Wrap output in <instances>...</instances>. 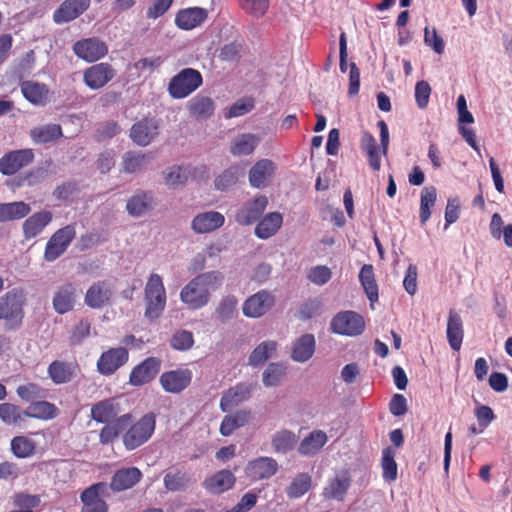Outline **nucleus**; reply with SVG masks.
I'll list each match as a JSON object with an SVG mask.
<instances>
[{"mask_svg":"<svg viewBox=\"0 0 512 512\" xmlns=\"http://www.w3.org/2000/svg\"><path fill=\"white\" fill-rule=\"evenodd\" d=\"M235 476L229 470H221L206 478L203 487L210 493L220 494L233 487Z\"/></svg>","mask_w":512,"mask_h":512,"instance_id":"7c9ffc66","label":"nucleus"},{"mask_svg":"<svg viewBox=\"0 0 512 512\" xmlns=\"http://www.w3.org/2000/svg\"><path fill=\"white\" fill-rule=\"evenodd\" d=\"M146 309L145 316L150 320L159 318L166 307V290L162 277L152 273L146 283L145 289Z\"/></svg>","mask_w":512,"mask_h":512,"instance_id":"f03ea898","label":"nucleus"},{"mask_svg":"<svg viewBox=\"0 0 512 512\" xmlns=\"http://www.w3.org/2000/svg\"><path fill=\"white\" fill-rule=\"evenodd\" d=\"M112 294L109 284L99 281L87 290L85 304L91 308H101L109 302Z\"/></svg>","mask_w":512,"mask_h":512,"instance_id":"473e14b6","label":"nucleus"},{"mask_svg":"<svg viewBox=\"0 0 512 512\" xmlns=\"http://www.w3.org/2000/svg\"><path fill=\"white\" fill-rule=\"evenodd\" d=\"M14 505L25 511H33L41 503L38 495H31L27 493H18L14 496Z\"/></svg>","mask_w":512,"mask_h":512,"instance_id":"338daca9","label":"nucleus"},{"mask_svg":"<svg viewBox=\"0 0 512 512\" xmlns=\"http://www.w3.org/2000/svg\"><path fill=\"white\" fill-rule=\"evenodd\" d=\"M286 374V367L281 363H270L262 375L266 387L278 386Z\"/></svg>","mask_w":512,"mask_h":512,"instance_id":"bf43d9fd","label":"nucleus"},{"mask_svg":"<svg viewBox=\"0 0 512 512\" xmlns=\"http://www.w3.org/2000/svg\"><path fill=\"white\" fill-rule=\"evenodd\" d=\"M431 95V87L427 81H418L415 85V101L420 109L428 106Z\"/></svg>","mask_w":512,"mask_h":512,"instance_id":"774afa93","label":"nucleus"},{"mask_svg":"<svg viewBox=\"0 0 512 512\" xmlns=\"http://www.w3.org/2000/svg\"><path fill=\"white\" fill-rule=\"evenodd\" d=\"M278 470V463L271 457H259L250 461L245 469L246 475L253 481L268 479Z\"/></svg>","mask_w":512,"mask_h":512,"instance_id":"4be33fe9","label":"nucleus"},{"mask_svg":"<svg viewBox=\"0 0 512 512\" xmlns=\"http://www.w3.org/2000/svg\"><path fill=\"white\" fill-rule=\"evenodd\" d=\"M73 52L87 62H95L108 53V47L104 41L92 37L75 42Z\"/></svg>","mask_w":512,"mask_h":512,"instance_id":"9d476101","label":"nucleus"},{"mask_svg":"<svg viewBox=\"0 0 512 512\" xmlns=\"http://www.w3.org/2000/svg\"><path fill=\"white\" fill-rule=\"evenodd\" d=\"M53 215L50 211H40L28 217L23 223V234L26 239L38 236L50 224Z\"/></svg>","mask_w":512,"mask_h":512,"instance_id":"2f4dec72","label":"nucleus"},{"mask_svg":"<svg viewBox=\"0 0 512 512\" xmlns=\"http://www.w3.org/2000/svg\"><path fill=\"white\" fill-rule=\"evenodd\" d=\"M131 422L132 416L127 413L119 416L115 421L105 424L99 434L100 443L103 445L113 443L130 426Z\"/></svg>","mask_w":512,"mask_h":512,"instance_id":"c85d7f7f","label":"nucleus"},{"mask_svg":"<svg viewBox=\"0 0 512 512\" xmlns=\"http://www.w3.org/2000/svg\"><path fill=\"white\" fill-rule=\"evenodd\" d=\"M240 6L248 14L261 17L263 16L269 7V0H238Z\"/></svg>","mask_w":512,"mask_h":512,"instance_id":"69168bd1","label":"nucleus"},{"mask_svg":"<svg viewBox=\"0 0 512 512\" xmlns=\"http://www.w3.org/2000/svg\"><path fill=\"white\" fill-rule=\"evenodd\" d=\"M331 330L340 335L358 336L365 329L363 317L351 310L341 311L337 313L330 323Z\"/></svg>","mask_w":512,"mask_h":512,"instance_id":"423d86ee","label":"nucleus"},{"mask_svg":"<svg viewBox=\"0 0 512 512\" xmlns=\"http://www.w3.org/2000/svg\"><path fill=\"white\" fill-rule=\"evenodd\" d=\"M359 280L361 285L371 302L378 299V286L374 278V271L372 265H364L359 273Z\"/></svg>","mask_w":512,"mask_h":512,"instance_id":"5fc2aeb1","label":"nucleus"},{"mask_svg":"<svg viewBox=\"0 0 512 512\" xmlns=\"http://www.w3.org/2000/svg\"><path fill=\"white\" fill-rule=\"evenodd\" d=\"M34 160L32 149L14 150L0 158V172L3 175H13Z\"/></svg>","mask_w":512,"mask_h":512,"instance_id":"ddd939ff","label":"nucleus"},{"mask_svg":"<svg viewBox=\"0 0 512 512\" xmlns=\"http://www.w3.org/2000/svg\"><path fill=\"white\" fill-rule=\"evenodd\" d=\"M11 451L17 458H29L35 454L36 442L27 436H15L11 440Z\"/></svg>","mask_w":512,"mask_h":512,"instance_id":"4d7b16f0","label":"nucleus"},{"mask_svg":"<svg viewBox=\"0 0 512 512\" xmlns=\"http://www.w3.org/2000/svg\"><path fill=\"white\" fill-rule=\"evenodd\" d=\"M215 110L214 102L206 96L194 97L189 102L190 114L196 118L206 119L213 115Z\"/></svg>","mask_w":512,"mask_h":512,"instance_id":"603ef678","label":"nucleus"},{"mask_svg":"<svg viewBox=\"0 0 512 512\" xmlns=\"http://www.w3.org/2000/svg\"><path fill=\"white\" fill-rule=\"evenodd\" d=\"M202 83L203 78L198 70L184 68L170 79L168 92L174 99H183L197 90Z\"/></svg>","mask_w":512,"mask_h":512,"instance_id":"39448f33","label":"nucleus"},{"mask_svg":"<svg viewBox=\"0 0 512 512\" xmlns=\"http://www.w3.org/2000/svg\"><path fill=\"white\" fill-rule=\"evenodd\" d=\"M78 365L73 362L55 360L48 366L47 373L56 385L71 382L77 375Z\"/></svg>","mask_w":512,"mask_h":512,"instance_id":"393cba45","label":"nucleus"},{"mask_svg":"<svg viewBox=\"0 0 512 512\" xmlns=\"http://www.w3.org/2000/svg\"><path fill=\"white\" fill-rule=\"evenodd\" d=\"M360 148L366 154L370 167L374 171L381 168L380 154L378 152L375 137L368 131H364L360 140Z\"/></svg>","mask_w":512,"mask_h":512,"instance_id":"37998d69","label":"nucleus"},{"mask_svg":"<svg viewBox=\"0 0 512 512\" xmlns=\"http://www.w3.org/2000/svg\"><path fill=\"white\" fill-rule=\"evenodd\" d=\"M58 413V408L48 401H34L25 410V416L42 420L53 419Z\"/></svg>","mask_w":512,"mask_h":512,"instance_id":"a18cd8bd","label":"nucleus"},{"mask_svg":"<svg viewBox=\"0 0 512 512\" xmlns=\"http://www.w3.org/2000/svg\"><path fill=\"white\" fill-rule=\"evenodd\" d=\"M159 134V123L155 118H144L130 130L131 140L138 146H148Z\"/></svg>","mask_w":512,"mask_h":512,"instance_id":"2eb2a0df","label":"nucleus"},{"mask_svg":"<svg viewBox=\"0 0 512 512\" xmlns=\"http://www.w3.org/2000/svg\"><path fill=\"white\" fill-rule=\"evenodd\" d=\"M268 205V198L259 195L246 201L236 212L235 221L240 225H250L263 214Z\"/></svg>","mask_w":512,"mask_h":512,"instance_id":"a211bd4d","label":"nucleus"},{"mask_svg":"<svg viewBox=\"0 0 512 512\" xmlns=\"http://www.w3.org/2000/svg\"><path fill=\"white\" fill-rule=\"evenodd\" d=\"M19 398L26 402H34L36 399L44 398L46 390L36 383L20 385L16 389Z\"/></svg>","mask_w":512,"mask_h":512,"instance_id":"e2e57ef3","label":"nucleus"},{"mask_svg":"<svg viewBox=\"0 0 512 512\" xmlns=\"http://www.w3.org/2000/svg\"><path fill=\"white\" fill-rule=\"evenodd\" d=\"M116 75L109 63L103 62L90 66L84 71V83L92 90H98L110 82Z\"/></svg>","mask_w":512,"mask_h":512,"instance_id":"f8f14e48","label":"nucleus"},{"mask_svg":"<svg viewBox=\"0 0 512 512\" xmlns=\"http://www.w3.org/2000/svg\"><path fill=\"white\" fill-rule=\"evenodd\" d=\"M194 344V337L192 332L187 330L177 331L170 340V345L173 349L179 351L189 350Z\"/></svg>","mask_w":512,"mask_h":512,"instance_id":"0e129e2a","label":"nucleus"},{"mask_svg":"<svg viewBox=\"0 0 512 512\" xmlns=\"http://www.w3.org/2000/svg\"><path fill=\"white\" fill-rule=\"evenodd\" d=\"M155 201L153 193L145 190H137L126 203L127 213L134 218L146 215L154 209Z\"/></svg>","mask_w":512,"mask_h":512,"instance_id":"aec40b11","label":"nucleus"},{"mask_svg":"<svg viewBox=\"0 0 512 512\" xmlns=\"http://www.w3.org/2000/svg\"><path fill=\"white\" fill-rule=\"evenodd\" d=\"M23 96L34 105H45L48 101L49 89L45 84L24 81L21 84Z\"/></svg>","mask_w":512,"mask_h":512,"instance_id":"c9c22d12","label":"nucleus"},{"mask_svg":"<svg viewBox=\"0 0 512 512\" xmlns=\"http://www.w3.org/2000/svg\"><path fill=\"white\" fill-rule=\"evenodd\" d=\"M252 386L241 383L230 388L221 398L220 408L226 412L250 397Z\"/></svg>","mask_w":512,"mask_h":512,"instance_id":"72a5a7b5","label":"nucleus"},{"mask_svg":"<svg viewBox=\"0 0 512 512\" xmlns=\"http://www.w3.org/2000/svg\"><path fill=\"white\" fill-rule=\"evenodd\" d=\"M352 478L348 470H341L328 481L323 490V496L337 501L344 500V497L351 486Z\"/></svg>","mask_w":512,"mask_h":512,"instance_id":"5701e85b","label":"nucleus"},{"mask_svg":"<svg viewBox=\"0 0 512 512\" xmlns=\"http://www.w3.org/2000/svg\"><path fill=\"white\" fill-rule=\"evenodd\" d=\"M277 350V343L272 340L261 342L250 354L249 364L258 366L272 358Z\"/></svg>","mask_w":512,"mask_h":512,"instance_id":"864d4df0","label":"nucleus"},{"mask_svg":"<svg viewBox=\"0 0 512 512\" xmlns=\"http://www.w3.org/2000/svg\"><path fill=\"white\" fill-rule=\"evenodd\" d=\"M260 142L259 136L252 133L238 135L232 142L230 152L234 156H246L254 152Z\"/></svg>","mask_w":512,"mask_h":512,"instance_id":"ea45409f","label":"nucleus"},{"mask_svg":"<svg viewBox=\"0 0 512 512\" xmlns=\"http://www.w3.org/2000/svg\"><path fill=\"white\" fill-rule=\"evenodd\" d=\"M437 191L434 186L424 187L420 198V222L425 225L431 216V208L435 205Z\"/></svg>","mask_w":512,"mask_h":512,"instance_id":"6e6d98bb","label":"nucleus"},{"mask_svg":"<svg viewBox=\"0 0 512 512\" xmlns=\"http://www.w3.org/2000/svg\"><path fill=\"white\" fill-rule=\"evenodd\" d=\"M31 211L30 205L23 202L0 203V222L19 220L26 217Z\"/></svg>","mask_w":512,"mask_h":512,"instance_id":"79ce46f5","label":"nucleus"},{"mask_svg":"<svg viewBox=\"0 0 512 512\" xmlns=\"http://www.w3.org/2000/svg\"><path fill=\"white\" fill-rule=\"evenodd\" d=\"M224 276L220 271H208L191 279L181 290L180 300L190 310L206 306L211 299V291L222 286Z\"/></svg>","mask_w":512,"mask_h":512,"instance_id":"f257e3e1","label":"nucleus"},{"mask_svg":"<svg viewBox=\"0 0 512 512\" xmlns=\"http://www.w3.org/2000/svg\"><path fill=\"white\" fill-rule=\"evenodd\" d=\"M163 483L168 491H182L190 485L191 477L185 471L179 469L170 470L165 474Z\"/></svg>","mask_w":512,"mask_h":512,"instance_id":"de8ad7c7","label":"nucleus"},{"mask_svg":"<svg viewBox=\"0 0 512 512\" xmlns=\"http://www.w3.org/2000/svg\"><path fill=\"white\" fill-rule=\"evenodd\" d=\"M449 346L454 351H459L464 338V328L461 316L454 310H450L446 329Z\"/></svg>","mask_w":512,"mask_h":512,"instance_id":"c756f323","label":"nucleus"},{"mask_svg":"<svg viewBox=\"0 0 512 512\" xmlns=\"http://www.w3.org/2000/svg\"><path fill=\"white\" fill-rule=\"evenodd\" d=\"M311 487V477L306 473L297 475L287 489L289 498H299L303 496Z\"/></svg>","mask_w":512,"mask_h":512,"instance_id":"680f3d73","label":"nucleus"},{"mask_svg":"<svg viewBox=\"0 0 512 512\" xmlns=\"http://www.w3.org/2000/svg\"><path fill=\"white\" fill-rule=\"evenodd\" d=\"M75 236L74 225H67L57 230L46 244L44 259L48 262L55 261L67 250Z\"/></svg>","mask_w":512,"mask_h":512,"instance_id":"0eeeda50","label":"nucleus"},{"mask_svg":"<svg viewBox=\"0 0 512 512\" xmlns=\"http://www.w3.org/2000/svg\"><path fill=\"white\" fill-rule=\"evenodd\" d=\"M120 412V405L115 399H105L92 405L91 418L98 423L107 424L115 421Z\"/></svg>","mask_w":512,"mask_h":512,"instance_id":"a878e982","label":"nucleus"},{"mask_svg":"<svg viewBox=\"0 0 512 512\" xmlns=\"http://www.w3.org/2000/svg\"><path fill=\"white\" fill-rule=\"evenodd\" d=\"M156 427V417L147 413L131 425L123 434V444L129 451L135 450L146 443L153 435Z\"/></svg>","mask_w":512,"mask_h":512,"instance_id":"20e7f679","label":"nucleus"},{"mask_svg":"<svg viewBox=\"0 0 512 512\" xmlns=\"http://www.w3.org/2000/svg\"><path fill=\"white\" fill-rule=\"evenodd\" d=\"M192 175L191 166L173 165L164 171V181L169 187L185 184Z\"/></svg>","mask_w":512,"mask_h":512,"instance_id":"49530a36","label":"nucleus"},{"mask_svg":"<svg viewBox=\"0 0 512 512\" xmlns=\"http://www.w3.org/2000/svg\"><path fill=\"white\" fill-rule=\"evenodd\" d=\"M207 19V11L200 7L180 10L175 17V24L182 30H192Z\"/></svg>","mask_w":512,"mask_h":512,"instance_id":"bb28decb","label":"nucleus"},{"mask_svg":"<svg viewBox=\"0 0 512 512\" xmlns=\"http://www.w3.org/2000/svg\"><path fill=\"white\" fill-rule=\"evenodd\" d=\"M283 223V217L279 212L266 214L256 225L255 235L259 239H268L275 235Z\"/></svg>","mask_w":512,"mask_h":512,"instance_id":"f704fd0d","label":"nucleus"},{"mask_svg":"<svg viewBox=\"0 0 512 512\" xmlns=\"http://www.w3.org/2000/svg\"><path fill=\"white\" fill-rule=\"evenodd\" d=\"M25 410L12 403L0 404V420L8 426H18L25 420Z\"/></svg>","mask_w":512,"mask_h":512,"instance_id":"8fccbe9b","label":"nucleus"},{"mask_svg":"<svg viewBox=\"0 0 512 512\" xmlns=\"http://www.w3.org/2000/svg\"><path fill=\"white\" fill-rule=\"evenodd\" d=\"M192 377L190 369L179 368L162 373L159 383L165 392L178 394L191 384Z\"/></svg>","mask_w":512,"mask_h":512,"instance_id":"1a4fd4ad","label":"nucleus"},{"mask_svg":"<svg viewBox=\"0 0 512 512\" xmlns=\"http://www.w3.org/2000/svg\"><path fill=\"white\" fill-rule=\"evenodd\" d=\"M25 293L21 288H14L0 297V320H5L10 327H17L24 317L23 306Z\"/></svg>","mask_w":512,"mask_h":512,"instance_id":"7ed1b4c3","label":"nucleus"},{"mask_svg":"<svg viewBox=\"0 0 512 512\" xmlns=\"http://www.w3.org/2000/svg\"><path fill=\"white\" fill-rule=\"evenodd\" d=\"M245 175V169L241 165H232L225 169L214 180V186L217 190L227 191L235 186Z\"/></svg>","mask_w":512,"mask_h":512,"instance_id":"e433bc0d","label":"nucleus"},{"mask_svg":"<svg viewBox=\"0 0 512 512\" xmlns=\"http://www.w3.org/2000/svg\"><path fill=\"white\" fill-rule=\"evenodd\" d=\"M161 361L155 357L146 358L133 368L130 373L129 382L133 386H142L153 380L158 374Z\"/></svg>","mask_w":512,"mask_h":512,"instance_id":"6ab92c4d","label":"nucleus"},{"mask_svg":"<svg viewBox=\"0 0 512 512\" xmlns=\"http://www.w3.org/2000/svg\"><path fill=\"white\" fill-rule=\"evenodd\" d=\"M142 477L141 471L136 467L123 468L115 472L110 487L114 491H124L132 488Z\"/></svg>","mask_w":512,"mask_h":512,"instance_id":"cd10ccee","label":"nucleus"},{"mask_svg":"<svg viewBox=\"0 0 512 512\" xmlns=\"http://www.w3.org/2000/svg\"><path fill=\"white\" fill-rule=\"evenodd\" d=\"M225 222L223 214L217 211H207L197 214L191 222L192 230L197 234L210 233L222 227Z\"/></svg>","mask_w":512,"mask_h":512,"instance_id":"b1692460","label":"nucleus"},{"mask_svg":"<svg viewBox=\"0 0 512 512\" xmlns=\"http://www.w3.org/2000/svg\"><path fill=\"white\" fill-rule=\"evenodd\" d=\"M107 493V484L99 482L85 489L81 494L83 507L81 512H107L103 496Z\"/></svg>","mask_w":512,"mask_h":512,"instance_id":"4468645a","label":"nucleus"},{"mask_svg":"<svg viewBox=\"0 0 512 512\" xmlns=\"http://www.w3.org/2000/svg\"><path fill=\"white\" fill-rule=\"evenodd\" d=\"M238 299L234 295H227L221 299L217 308V318L222 322L226 323L231 320L237 311Z\"/></svg>","mask_w":512,"mask_h":512,"instance_id":"13d9d810","label":"nucleus"},{"mask_svg":"<svg viewBox=\"0 0 512 512\" xmlns=\"http://www.w3.org/2000/svg\"><path fill=\"white\" fill-rule=\"evenodd\" d=\"M251 419V413L247 410H239L233 415L223 418L220 425V433L223 436H230L236 429L245 426Z\"/></svg>","mask_w":512,"mask_h":512,"instance_id":"c03bdc74","label":"nucleus"},{"mask_svg":"<svg viewBox=\"0 0 512 512\" xmlns=\"http://www.w3.org/2000/svg\"><path fill=\"white\" fill-rule=\"evenodd\" d=\"M128 361V351L124 347L110 348L103 352L97 361L100 374L109 376Z\"/></svg>","mask_w":512,"mask_h":512,"instance_id":"dca6fc26","label":"nucleus"},{"mask_svg":"<svg viewBox=\"0 0 512 512\" xmlns=\"http://www.w3.org/2000/svg\"><path fill=\"white\" fill-rule=\"evenodd\" d=\"M274 304L275 296L267 290H260L244 301L242 312L248 318H259L265 315Z\"/></svg>","mask_w":512,"mask_h":512,"instance_id":"6e6552de","label":"nucleus"},{"mask_svg":"<svg viewBox=\"0 0 512 512\" xmlns=\"http://www.w3.org/2000/svg\"><path fill=\"white\" fill-rule=\"evenodd\" d=\"M90 6V0H65L53 14L57 24L70 22L83 14Z\"/></svg>","mask_w":512,"mask_h":512,"instance_id":"412c9836","label":"nucleus"},{"mask_svg":"<svg viewBox=\"0 0 512 512\" xmlns=\"http://www.w3.org/2000/svg\"><path fill=\"white\" fill-rule=\"evenodd\" d=\"M394 457L395 452L390 447L383 450L381 466L383 470V478L387 482H393L397 479V464Z\"/></svg>","mask_w":512,"mask_h":512,"instance_id":"052dcab7","label":"nucleus"},{"mask_svg":"<svg viewBox=\"0 0 512 512\" xmlns=\"http://www.w3.org/2000/svg\"><path fill=\"white\" fill-rule=\"evenodd\" d=\"M30 136L35 143H48L60 138L62 129L58 124H47L33 128Z\"/></svg>","mask_w":512,"mask_h":512,"instance_id":"3c124183","label":"nucleus"},{"mask_svg":"<svg viewBox=\"0 0 512 512\" xmlns=\"http://www.w3.org/2000/svg\"><path fill=\"white\" fill-rule=\"evenodd\" d=\"M328 437L322 430H314L306 436L298 447V452L303 456L315 455L327 443Z\"/></svg>","mask_w":512,"mask_h":512,"instance_id":"58836bf2","label":"nucleus"},{"mask_svg":"<svg viewBox=\"0 0 512 512\" xmlns=\"http://www.w3.org/2000/svg\"><path fill=\"white\" fill-rule=\"evenodd\" d=\"M314 351V336L312 334H305L295 341L291 357L296 362H306L313 356Z\"/></svg>","mask_w":512,"mask_h":512,"instance_id":"a19ab883","label":"nucleus"},{"mask_svg":"<svg viewBox=\"0 0 512 512\" xmlns=\"http://www.w3.org/2000/svg\"><path fill=\"white\" fill-rule=\"evenodd\" d=\"M297 443V436L290 430L283 429L272 435L271 444L276 453H287L291 451Z\"/></svg>","mask_w":512,"mask_h":512,"instance_id":"09e8293b","label":"nucleus"},{"mask_svg":"<svg viewBox=\"0 0 512 512\" xmlns=\"http://www.w3.org/2000/svg\"><path fill=\"white\" fill-rule=\"evenodd\" d=\"M276 164L270 159L257 161L249 170V183L253 188L263 189L270 185L275 172Z\"/></svg>","mask_w":512,"mask_h":512,"instance_id":"f3484780","label":"nucleus"},{"mask_svg":"<svg viewBox=\"0 0 512 512\" xmlns=\"http://www.w3.org/2000/svg\"><path fill=\"white\" fill-rule=\"evenodd\" d=\"M78 298V289L74 283L59 285L52 297V306L56 313L65 314L74 309Z\"/></svg>","mask_w":512,"mask_h":512,"instance_id":"9b49d317","label":"nucleus"},{"mask_svg":"<svg viewBox=\"0 0 512 512\" xmlns=\"http://www.w3.org/2000/svg\"><path fill=\"white\" fill-rule=\"evenodd\" d=\"M152 157L149 153L128 151L122 157L123 171L129 174L146 169Z\"/></svg>","mask_w":512,"mask_h":512,"instance_id":"4c0bfd02","label":"nucleus"}]
</instances>
